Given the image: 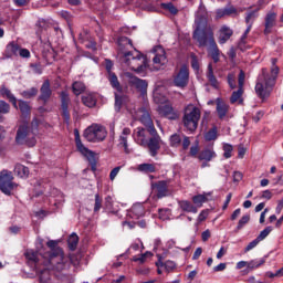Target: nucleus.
<instances>
[{
  "mask_svg": "<svg viewBox=\"0 0 283 283\" xmlns=\"http://www.w3.org/2000/svg\"><path fill=\"white\" fill-rule=\"evenodd\" d=\"M197 28L195 30L193 39L199 43V48H206L208 45V52L214 63L220 61V49L213 38V29L209 25L207 17L197 13L196 18Z\"/></svg>",
  "mask_w": 283,
  "mask_h": 283,
  "instance_id": "f257e3e1",
  "label": "nucleus"
},
{
  "mask_svg": "<svg viewBox=\"0 0 283 283\" xmlns=\"http://www.w3.org/2000/svg\"><path fill=\"white\" fill-rule=\"evenodd\" d=\"M277 63V59L273 57L271 60V73L269 74V70L263 69L262 74L259 75L258 83L255 85V92L260 98H266L271 91L273 90V85H275V81L277 78V74H280V67L275 65Z\"/></svg>",
  "mask_w": 283,
  "mask_h": 283,
  "instance_id": "f03ea898",
  "label": "nucleus"
},
{
  "mask_svg": "<svg viewBox=\"0 0 283 283\" xmlns=\"http://www.w3.org/2000/svg\"><path fill=\"white\" fill-rule=\"evenodd\" d=\"M120 63L137 73L145 72L147 67V59L137 50L122 53Z\"/></svg>",
  "mask_w": 283,
  "mask_h": 283,
  "instance_id": "7ed1b4c3",
  "label": "nucleus"
},
{
  "mask_svg": "<svg viewBox=\"0 0 283 283\" xmlns=\"http://www.w3.org/2000/svg\"><path fill=\"white\" fill-rule=\"evenodd\" d=\"M44 266L51 271L63 273L70 269V258L65 256L63 250L56 248L53 253H49V258L44 261Z\"/></svg>",
  "mask_w": 283,
  "mask_h": 283,
  "instance_id": "20e7f679",
  "label": "nucleus"
},
{
  "mask_svg": "<svg viewBox=\"0 0 283 283\" xmlns=\"http://www.w3.org/2000/svg\"><path fill=\"white\" fill-rule=\"evenodd\" d=\"M201 112L198 106L189 104L184 111L182 123L188 132H196L200 122Z\"/></svg>",
  "mask_w": 283,
  "mask_h": 283,
  "instance_id": "39448f33",
  "label": "nucleus"
},
{
  "mask_svg": "<svg viewBox=\"0 0 283 283\" xmlns=\"http://www.w3.org/2000/svg\"><path fill=\"white\" fill-rule=\"evenodd\" d=\"M17 145H28V147H34L36 145V138H30V127L28 120H22L17 130L15 135Z\"/></svg>",
  "mask_w": 283,
  "mask_h": 283,
  "instance_id": "423d86ee",
  "label": "nucleus"
},
{
  "mask_svg": "<svg viewBox=\"0 0 283 283\" xmlns=\"http://www.w3.org/2000/svg\"><path fill=\"white\" fill-rule=\"evenodd\" d=\"M24 255L28 264L35 270L41 269V265L45 266L44 262H48V259L50 258L49 252H36L34 250H27Z\"/></svg>",
  "mask_w": 283,
  "mask_h": 283,
  "instance_id": "0eeeda50",
  "label": "nucleus"
},
{
  "mask_svg": "<svg viewBox=\"0 0 283 283\" xmlns=\"http://www.w3.org/2000/svg\"><path fill=\"white\" fill-rule=\"evenodd\" d=\"M84 138H86L88 143H101L107 138V130L98 124H93L85 129Z\"/></svg>",
  "mask_w": 283,
  "mask_h": 283,
  "instance_id": "6e6552de",
  "label": "nucleus"
},
{
  "mask_svg": "<svg viewBox=\"0 0 283 283\" xmlns=\"http://www.w3.org/2000/svg\"><path fill=\"white\" fill-rule=\"evenodd\" d=\"M135 118L148 129V134L156 133V126H154V119H151V113H149V109L145 107L138 108L135 113Z\"/></svg>",
  "mask_w": 283,
  "mask_h": 283,
  "instance_id": "1a4fd4ad",
  "label": "nucleus"
},
{
  "mask_svg": "<svg viewBox=\"0 0 283 283\" xmlns=\"http://www.w3.org/2000/svg\"><path fill=\"white\" fill-rule=\"evenodd\" d=\"M12 180H14V177L11 171L2 170L0 172V190L2 193H6V196H10V193H12V189L17 187V184Z\"/></svg>",
  "mask_w": 283,
  "mask_h": 283,
  "instance_id": "9d476101",
  "label": "nucleus"
},
{
  "mask_svg": "<svg viewBox=\"0 0 283 283\" xmlns=\"http://www.w3.org/2000/svg\"><path fill=\"white\" fill-rule=\"evenodd\" d=\"M75 145L77 151H80V154L84 156V158L87 159L91 165H96V154L83 145V142H81V135H78V130H75Z\"/></svg>",
  "mask_w": 283,
  "mask_h": 283,
  "instance_id": "9b49d317",
  "label": "nucleus"
},
{
  "mask_svg": "<svg viewBox=\"0 0 283 283\" xmlns=\"http://www.w3.org/2000/svg\"><path fill=\"white\" fill-rule=\"evenodd\" d=\"M153 70H163L167 65V53L163 46H156L153 50Z\"/></svg>",
  "mask_w": 283,
  "mask_h": 283,
  "instance_id": "f8f14e48",
  "label": "nucleus"
},
{
  "mask_svg": "<svg viewBox=\"0 0 283 283\" xmlns=\"http://www.w3.org/2000/svg\"><path fill=\"white\" fill-rule=\"evenodd\" d=\"M151 138L147 139L146 147L149 149V154L153 158H156L158 156V150L160 149V143H163V139L160 138V135H158V130L155 128V133H149Z\"/></svg>",
  "mask_w": 283,
  "mask_h": 283,
  "instance_id": "ddd939ff",
  "label": "nucleus"
},
{
  "mask_svg": "<svg viewBox=\"0 0 283 283\" xmlns=\"http://www.w3.org/2000/svg\"><path fill=\"white\" fill-rule=\"evenodd\" d=\"M125 76L130 87H135L138 92H147V81L134 76V74L126 72Z\"/></svg>",
  "mask_w": 283,
  "mask_h": 283,
  "instance_id": "4468645a",
  "label": "nucleus"
},
{
  "mask_svg": "<svg viewBox=\"0 0 283 283\" xmlns=\"http://www.w3.org/2000/svg\"><path fill=\"white\" fill-rule=\"evenodd\" d=\"M174 83L176 87H187L189 83V69L187 66H182L177 76H175Z\"/></svg>",
  "mask_w": 283,
  "mask_h": 283,
  "instance_id": "2eb2a0df",
  "label": "nucleus"
},
{
  "mask_svg": "<svg viewBox=\"0 0 283 283\" xmlns=\"http://www.w3.org/2000/svg\"><path fill=\"white\" fill-rule=\"evenodd\" d=\"M61 98V108H62V116L65 123H70V94L67 92L62 91L60 94Z\"/></svg>",
  "mask_w": 283,
  "mask_h": 283,
  "instance_id": "dca6fc26",
  "label": "nucleus"
},
{
  "mask_svg": "<svg viewBox=\"0 0 283 283\" xmlns=\"http://www.w3.org/2000/svg\"><path fill=\"white\" fill-rule=\"evenodd\" d=\"M151 189L156 192L157 198H167L169 196V187L165 180L151 184Z\"/></svg>",
  "mask_w": 283,
  "mask_h": 283,
  "instance_id": "f3484780",
  "label": "nucleus"
},
{
  "mask_svg": "<svg viewBox=\"0 0 283 283\" xmlns=\"http://www.w3.org/2000/svg\"><path fill=\"white\" fill-rule=\"evenodd\" d=\"M147 129L143 127H137L133 132V138L137 145H140L142 147H147Z\"/></svg>",
  "mask_w": 283,
  "mask_h": 283,
  "instance_id": "a211bd4d",
  "label": "nucleus"
},
{
  "mask_svg": "<svg viewBox=\"0 0 283 283\" xmlns=\"http://www.w3.org/2000/svg\"><path fill=\"white\" fill-rule=\"evenodd\" d=\"M158 112L161 116L168 118V120H178V112H176L174 107L169 104L160 105L158 107Z\"/></svg>",
  "mask_w": 283,
  "mask_h": 283,
  "instance_id": "6ab92c4d",
  "label": "nucleus"
},
{
  "mask_svg": "<svg viewBox=\"0 0 283 283\" xmlns=\"http://www.w3.org/2000/svg\"><path fill=\"white\" fill-rule=\"evenodd\" d=\"M216 111L218 114V118L220 120H224V118H227V114H229V104H227L224 101H222V98L218 97L216 99Z\"/></svg>",
  "mask_w": 283,
  "mask_h": 283,
  "instance_id": "aec40b11",
  "label": "nucleus"
},
{
  "mask_svg": "<svg viewBox=\"0 0 283 283\" xmlns=\"http://www.w3.org/2000/svg\"><path fill=\"white\" fill-rule=\"evenodd\" d=\"M277 21V13L270 11L265 15V29H264V34H271L273 32V28H275V23Z\"/></svg>",
  "mask_w": 283,
  "mask_h": 283,
  "instance_id": "412c9836",
  "label": "nucleus"
},
{
  "mask_svg": "<svg viewBox=\"0 0 283 283\" xmlns=\"http://www.w3.org/2000/svg\"><path fill=\"white\" fill-rule=\"evenodd\" d=\"M231 36H233V30L228 25H222L219 30V43L224 45V43H227Z\"/></svg>",
  "mask_w": 283,
  "mask_h": 283,
  "instance_id": "4be33fe9",
  "label": "nucleus"
},
{
  "mask_svg": "<svg viewBox=\"0 0 283 283\" xmlns=\"http://www.w3.org/2000/svg\"><path fill=\"white\" fill-rule=\"evenodd\" d=\"M40 92V101H43V103H48V101H50V96H52V88H50V80L43 82Z\"/></svg>",
  "mask_w": 283,
  "mask_h": 283,
  "instance_id": "5701e85b",
  "label": "nucleus"
},
{
  "mask_svg": "<svg viewBox=\"0 0 283 283\" xmlns=\"http://www.w3.org/2000/svg\"><path fill=\"white\" fill-rule=\"evenodd\" d=\"M206 76L212 87L214 90H218L220 87V82H218V78H216V75L213 74V65L208 64V72L206 73Z\"/></svg>",
  "mask_w": 283,
  "mask_h": 283,
  "instance_id": "b1692460",
  "label": "nucleus"
},
{
  "mask_svg": "<svg viewBox=\"0 0 283 283\" xmlns=\"http://www.w3.org/2000/svg\"><path fill=\"white\" fill-rule=\"evenodd\" d=\"M130 218L134 220H138L139 218H143L145 216V208L143 205H134L129 212Z\"/></svg>",
  "mask_w": 283,
  "mask_h": 283,
  "instance_id": "393cba45",
  "label": "nucleus"
},
{
  "mask_svg": "<svg viewBox=\"0 0 283 283\" xmlns=\"http://www.w3.org/2000/svg\"><path fill=\"white\" fill-rule=\"evenodd\" d=\"M21 50V46L17 44L15 42H10L6 48V54L8 59H12V56H19V51Z\"/></svg>",
  "mask_w": 283,
  "mask_h": 283,
  "instance_id": "a878e982",
  "label": "nucleus"
},
{
  "mask_svg": "<svg viewBox=\"0 0 283 283\" xmlns=\"http://www.w3.org/2000/svg\"><path fill=\"white\" fill-rule=\"evenodd\" d=\"M82 103L86 107H96V94H94V93H85L82 96Z\"/></svg>",
  "mask_w": 283,
  "mask_h": 283,
  "instance_id": "bb28decb",
  "label": "nucleus"
},
{
  "mask_svg": "<svg viewBox=\"0 0 283 283\" xmlns=\"http://www.w3.org/2000/svg\"><path fill=\"white\" fill-rule=\"evenodd\" d=\"M129 134H132V129L124 128L122 132V135L119 136V145H122V147H124V151L126 154H129V149L127 146V136H129Z\"/></svg>",
  "mask_w": 283,
  "mask_h": 283,
  "instance_id": "cd10ccee",
  "label": "nucleus"
},
{
  "mask_svg": "<svg viewBox=\"0 0 283 283\" xmlns=\"http://www.w3.org/2000/svg\"><path fill=\"white\" fill-rule=\"evenodd\" d=\"M108 81L113 90H116L119 93H123V86L120 85V82L118 81V76H116L115 73L108 74Z\"/></svg>",
  "mask_w": 283,
  "mask_h": 283,
  "instance_id": "c85d7f7f",
  "label": "nucleus"
},
{
  "mask_svg": "<svg viewBox=\"0 0 283 283\" xmlns=\"http://www.w3.org/2000/svg\"><path fill=\"white\" fill-rule=\"evenodd\" d=\"M14 174L15 176H19V178H28L30 176V169L21 164H17Z\"/></svg>",
  "mask_w": 283,
  "mask_h": 283,
  "instance_id": "c756f323",
  "label": "nucleus"
},
{
  "mask_svg": "<svg viewBox=\"0 0 283 283\" xmlns=\"http://www.w3.org/2000/svg\"><path fill=\"white\" fill-rule=\"evenodd\" d=\"M262 264H264V259L249 261L248 269L243 270V273L247 275L251 273V271H254V269H260Z\"/></svg>",
  "mask_w": 283,
  "mask_h": 283,
  "instance_id": "7c9ffc66",
  "label": "nucleus"
},
{
  "mask_svg": "<svg viewBox=\"0 0 283 283\" xmlns=\"http://www.w3.org/2000/svg\"><path fill=\"white\" fill-rule=\"evenodd\" d=\"M179 207L187 213H198V208L187 200L179 201Z\"/></svg>",
  "mask_w": 283,
  "mask_h": 283,
  "instance_id": "2f4dec72",
  "label": "nucleus"
},
{
  "mask_svg": "<svg viewBox=\"0 0 283 283\" xmlns=\"http://www.w3.org/2000/svg\"><path fill=\"white\" fill-rule=\"evenodd\" d=\"M137 171H142V174H156V164H140L137 166Z\"/></svg>",
  "mask_w": 283,
  "mask_h": 283,
  "instance_id": "473e14b6",
  "label": "nucleus"
},
{
  "mask_svg": "<svg viewBox=\"0 0 283 283\" xmlns=\"http://www.w3.org/2000/svg\"><path fill=\"white\" fill-rule=\"evenodd\" d=\"M216 158V151L213 149H205L199 155V160H206V163H210Z\"/></svg>",
  "mask_w": 283,
  "mask_h": 283,
  "instance_id": "72a5a7b5",
  "label": "nucleus"
},
{
  "mask_svg": "<svg viewBox=\"0 0 283 283\" xmlns=\"http://www.w3.org/2000/svg\"><path fill=\"white\" fill-rule=\"evenodd\" d=\"M242 94H244V88H238V91H234L230 97V103H240L242 104Z\"/></svg>",
  "mask_w": 283,
  "mask_h": 283,
  "instance_id": "f704fd0d",
  "label": "nucleus"
},
{
  "mask_svg": "<svg viewBox=\"0 0 283 283\" xmlns=\"http://www.w3.org/2000/svg\"><path fill=\"white\" fill-rule=\"evenodd\" d=\"M67 244L71 251H76V247H78V235L76 233H72L69 237Z\"/></svg>",
  "mask_w": 283,
  "mask_h": 283,
  "instance_id": "c9c22d12",
  "label": "nucleus"
},
{
  "mask_svg": "<svg viewBox=\"0 0 283 283\" xmlns=\"http://www.w3.org/2000/svg\"><path fill=\"white\" fill-rule=\"evenodd\" d=\"M72 90L75 96H81V94H83L85 91V84L83 82H74L72 84Z\"/></svg>",
  "mask_w": 283,
  "mask_h": 283,
  "instance_id": "e433bc0d",
  "label": "nucleus"
},
{
  "mask_svg": "<svg viewBox=\"0 0 283 283\" xmlns=\"http://www.w3.org/2000/svg\"><path fill=\"white\" fill-rule=\"evenodd\" d=\"M251 220V216L250 214H244L238 222V226L235 228V231H242V229H244V227H247V224H249Z\"/></svg>",
  "mask_w": 283,
  "mask_h": 283,
  "instance_id": "4c0bfd02",
  "label": "nucleus"
},
{
  "mask_svg": "<svg viewBox=\"0 0 283 283\" xmlns=\"http://www.w3.org/2000/svg\"><path fill=\"white\" fill-rule=\"evenodd\" d=\"M19 109L22 114V116H30V104H28V102L25 101H19Z\"/></svg>",
  "mask_w": 283,
  "mask_h": 283,
  "instance_id": "58836bf2",
  "label": "nucleus"
},
{
  "mask_svg": "<svg viewBox=\"0 0 283 283\" xmlns=\"http://www.w3.org/2000/svg\"><path fill=\"white\" fill-rule=\"evenodd\" d=\"M2 96H7L11 103H13L14 107H17V97L10 92V90L2 87L0 90Z\"/></svg>",
  "mask_w": 283,
  "mask_h": 283,
  "instance_id": "ea45409f",
  "label": "nucleus"
},
{
  "mask_svg": "<svg viewBox=\"0 0 283 283\" xmlns=\"http://www.w3.org/2000/svg\"><path fill=\"white\" fill-rule=\"evenodd\" d=\"M36 94H39V88L36 87H31L27 91L21 92V96H23V98H34Z\"/></svg>",
  "mask_w": 283,
  "mask_h": 283,
  "instance_id": "a19ab883",
  "label": "nucleus"
},
{
  "mask_svg": "<svg viewBox=\"0 0 283 283\" xmlns=\"http://www.w3.org/2000/svg\"><path fill=\"white\" fill-rule=\"evenodd\" d=\"M258 19V10L251 11L247 13L245 23L247 25H253V22Z\"/></svg>",
  "mask_w": 283,
  "mask_h": 283,
  "instance_id": "79ce46f5",
  "label": "nucleus"
},
{
  "mask_svg": "<svg viewBox=\"0 0 283 283\" xmlns=\"http://www.w3.org/2000/svg\"><path fill=\"white\" fill-rule=\"evenodd\" d=\"M157 266H164V269L167 271V273L174 271L176 269V263L174 261H166L165 263L159 262L156 263Z\"/></svg>",
  "mask_w": 283,
  "mask_h": 283,
  "instance_id": "37998d69",
  "label": "nucleus"
},
{
  "mask_svg": "<svg viewBox=\"0 0 283 283\" xmlns=\"http://www.w3.org/2000/svg\"><path fill=\"white\" fill-rule=\"evenodd\" d=\"M206 201H207V196L205 195H197L192 197V202L193 205H196V207H202V205H205Z\"/></svg>",
  "mask_w": 283,
  "mask_h": 283,
  "instance_id": "c03bdc74",
  "label": "nucleus"
},
{
  "mask_svg": "<svg viewBox=\"0 0 283 283\" xmlns=\"http://www.w3.org/2000/svg\"><path fill=\"white\" fill-rule=\"evenodd\" d=\"M182 143V137L179 134H174L170 136V146L171 147H180Z\"/></svg>",
  "mask_w": 283,
  "mask_h": 283,
  "instance_id": "a18cd8bd",
  "label": "nucleus"
},
{
  "mask_svg": "<svg viewBox=\"0 0 283 283\" xmlns=\"http://www.w3.org/2000/svg\"><path fill=\"white\" fill-rule=\"evenodd\" d=\"M161 8L164 10H167L168 12H170V14H178V9L176 8V6H174V3L168 2V3H161Z\"/></svg>",
  "mask_w": 283,
  "mask_h": 283,
  "instance_id": "49530a36",
  "label": "nucleus"
},
{
  "mask_svg": "<svg viewBox=\"0 0 283 283\" xmlns=\"http://www.w3.org/2000/svg\"><path fill=\"white\" fill-rule=\"evenodd\" d=\"M124 101H125V96L117 95L115 93V109H116V112H120V108L123 107Z\"/></svg>",
  "mask_w": 283,
  "mask_h": 283,
  "instance_id": "de8ad7c7",
  "label": "nucleus"
},
{
  "mask_svg": "<svg viewBox=\"0 0 283 283\" xmlns=\"http://www.w3.org/2000/svg\"><path fill=\"white\" fill-rule=\"evenodd\" d=\"M205 138L206 140H216V138H218V129L213 127L212 129L208 130Z\"/></svg>",
  "mask_w": 283,
  "mask_h": 283,
  "instance_id": "09e8293b",
  "label": "nucleus"
},
{
  "mask_svg": "<svg viewBox=\"0 0 283 283\" xmlns=\"http://www.w3.org/2000/svg\"><path fill=\"white\" fill-rule=\"evenodd\" d=\"M251 28H253V24H248L247 30L244 31L243 35L241 36V40L239 42L240 50H242V45H244V43H247L245 42L247 41V36L251 32Z\"/></svg>",
  "mask_w": 283,
  "mask_h": 283,
  "instance_id": "8fccbe9b",
  "label": "nucleus"
},
{
  "mask_svg": "<svg viewBox=\"0 0 283 283\" xmlns=\"http://www.w3.org/2000/svg\"><path fill=\"white\" fill-rule=\"evenodd\" d=\"M271 231H273V227L271 226L266 227L263 231H261L256 238L259 242H262V240H265L269 233H271Z\"/></svg>",
  "mask_w": 283,
  "mask_h": 283,
  "instance_id": "3c124183",
  "label": "nucleus"
},
{
  "mask_svg": "<svg viewBox=\"0 0 283 283\" xmlns=\"http://www.w3.org/2000/svg\"><path fill=\"white\" fill-rule=\"evenodd\" d=\"M159 220H169V217L171 216V211L167 208L165 209H159Z\"/></svg>",
  "mask_w": 283,
  "mask_h": 283,
  "instance_id": "603ef678",
  "label": "nucleus"
},
{
  "mask_svg": "<svg viewBox=\"0 0 283 283\" xmlns=\"http://www.w3.org/2000/svg\"><path fill=\"white\" fill-rule=\"evenodd\" d=\"M10 113V104L0 99V116ZM1 120V117H0Z\"/></svg>",
  "mask_w": 283,
  "mask_h": 283,
  "instance_id": "864d4df0",
  "label": "nucleus"
},
{
  "mask_svg": "<svg viewBox=\"0 0 283 283\" xmlns=\"http://www.w3.org/2000/svg\"><path fill=\"white\" fill-rule=\"evenodd\" d=\"M40 283H50V270L48 268L41 272Z\"/></svg>",
  "mask_w": 283,
  "mask_h": 283,
  "instance_id": "5fc2aeb1",
  "label": "nucleus"
},
{
  "mask_svg": "<svg viewBox=\"0 0 283 283\" xmlns=\"http://www.w3.org/2000/svg\"><path fill=\"white\" fill-rule=\"evenodd\" d=\"M223 151L224 158H231V154H233V146L231 144H223Z\"/></svg>",
  "mask_w": 283,
  "mask_h": 283,
  "instance_id": "6e6d98bb",
  "label": "nucleus"
},
{
  "mask_svg": "<svg viewBox=\"0 0 283 283\" xmlns=\"http://www.w3.org/2000/svg\"><path fill=\"white\" fill-rule=\"evenodd\" d=\"M41 126V120L39 118H33L31 122V132L32 134H39V127Z\"/></svg>",
  "mask_w": 283,
  "mask_h": 283,
  "instance_id": "4d7b16f0",
  "label": "nucleus"
},
{
  "mask_svg": "<svg viewBox=\"0 0 283 283\" xmlns=\"http://www.w3.org/2000/svg\"><path fill=\"white\" fill-rule=\"evenodd\" d=\"M102 207H103V200L101 199V196L98 193H96L95 195L94 212L98 213V211H101Z\"/></svg>",
  "mask_w": 283,
  "mask_h": 283,
  "instance_id": "13d9d810",
  "label": "nucleus"
},
{
  "mask_svg": "<svg viewBox=\"0 0 283 283\" xmlns=\"http://www.w3.org/2000/svg\"><path fill=\"white\" fill-rule=\"evenodd\" d=\"M147 255H151V252H146L144 254H140V256H134L133 262H139V264H145L147 260Z\"/></svg>",
  "mask_w": 283,
  "mask_h": 283,
  "instance_id": "bf43d9fd",
  "label": "nucleus"
},
{
  "mask_svg": "<svg viewBox=\"0 0 283 283\" xmlns=\"http://www.w3.org/2000/svg\"><path fill=\"white\" fill-rule=\"evenodd\" d=\"M120 169H123V166H117L113 170H111L109 180H112V181L116 180V176H118V174H120Z\"/></svg>",
  "mask_w": 283,
  "mask_h": 283,
  "instance_id": "052dcab7",
  "label": "nucleus"
},
{
  "mask_svg": "<svg viewBox=\"0 0 283 283\" xmlns=\"http://www.w3.org/2000/svg\"><path fill=\"white\" fill-rule=\"evenodd\" d=\"M191 67L195 69L196 72L200 70V63L198 62V56H196V54L191 55Z\"/></svg>",
  "mask_w": 283,
  "mask_h": 283,
  "instance_id": "680f3d73",
  "label": "nucleus"
},
{
  "mask_svg": "<svg viewBox=\"0 0 283 283\" xmlns=\"http://www.w3.org/2000/svg\"><path fill=\"white\" fill-rule=\"evenodd\" d=\"M228 85L231 87V90H235V74H228Z\"/></svg>",
  "mask_w": 283,
  "mask_h": 283,
  "instance_id": "e2e57ef3",
  "label": "nucleus"
},
{
  "mask_svg": "<svg viewBox=\"0 0 283 283\" xmlns=\"http://www.w3.org/2000/svg\"><path fill=\"white\" fill-rule=\"evenodd\" d=\"M118 45L119 48H123V45H130L132 48V41L129 40V38H126V36H122L118 39Z\"/></svg>",
  "mask_w": 283,
  "mask_h": 283,
  "instance_id": "0e129e2a",
  "label": "nucleus"
},
{
  "mask_svg": "<svg viewBox=\"0 0 283 283\" xmlns=\"http://www.w3.org/2000/svg\"><path fill=\"white\" fill-rule=\"evenodd\" d=\"M258 244H260V240L254 239L252 242H250L247 248H245V253H248V251H252V249H255V247H258Z\"/></svg>",
  "mask_w": 283,
  "mask_h": 283,
  "instance_id": "69168bd1",
  "label": "nucleus"
},
{
  "mask_svg": "<svg viewBox=\"0 0 283 283\" xmlns=\"http://www.w3.org/2000/svg\"><path fill=\"white\" fill-rule=\"evenodd\" d=\"M18 56H21V59H30V50L20 48Z\"/></svg>",
  "mask_w": 283,
  "mask_h": 283,
  "instance_id": "338daca9",
  "label": "nucleus"
},
{
  "mask_svg": "<svg viewBox=\"0 0 283 283\" xmlns=\"http://www.w3.org/2000/svg\"><path fill=\"white\" fill-rule=\"evenodd\" d=\"M209 217V210H202L198 216V222H205Z\"/></svg>",
  "mask_w": 283,
  "mask_h": 283,
  "instance_id": "774afa93",
  "label": "nucleus"
}]
</instances>
